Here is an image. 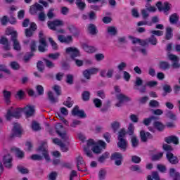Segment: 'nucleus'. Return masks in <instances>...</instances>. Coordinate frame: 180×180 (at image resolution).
Returning a JSON list of instances; mask_svg holds the SVG:
<instances>
[{
    "label": "nucleus",
    "mask_w": 180,
    "mask_h": 180,
    "mask_svg": "<svg viewBox=\"0 0 180 180\" xmlns=\"http://www.w3.org/2000/svg\"><path fill=\"white\" fill-rule=\"evenodd\" d=\"M87 30L89 33L92 36H96L98 33V28L94 23H90L88 25Z\"/></svg>",
    "instance_id": "b1692460"
},
{
    "label": "nucleus",
    "mask_w": 180,
    "mask_h": 180,
    "mask_svg": "<svg viewBox=\"0 0 180 180\" xmlns=\"http://www.w3.org/2000/svg\"><path fill=\"white\" fill-rule=\"evenodd\" d=\"M22 108H17L13 109V107H11L8 110L6 115V120L9 121L12 117H15V119H20L22 117Z\"/></svg>",
    "instance_id": "20e7f679"
},
{
    "label": "nucleus",
    "mask_w": 180,
    "mask_h": 180,
    "mask_svg": "<svg viewBox=\"0 0 180 180\" xmlns=\"http://www.w3.org/2000/svg\"><path fill=\"white\" fill-rule=\"evenodd\" d=\"M148 11V12H147ZM157 11V8H155V6H150L149 8H148L147 10L146 9H143L141 11V13L142 15V18L144 20H146V19H147V18H148V16H150V14L148 13V12H155Z\"/></svg>",
    "instance_id": "aec40b11"
},
{
    "label": "nucleus",
    "mask_w": 180,
    "mask_h": 180,
    "mask_svg": "<svg viewBox=\"0 0 180 180\" xmlns=\"http://www.w3.org/2000/svg\"><path fill=\"white\" fill-rule=\"evenodd\" d=\"M111 128L112 129L113 132L116 133L120 129V122L114 121L111 123Z\"/></svg>",
    "instance_id": "ea45409f"
},
{
    "label": "nucleus",
    "mask_w": 180,
    "mask_h": 180,
    "mask_svg": "<svg viewBox=\"0 0 180 180\" xmlns=\"http://www.w3.org/2000/svg\"><path fill=\"white\" fill-rule=\"evenodd\" d=\"M140 136L141 141H143V143H147L148 139L149 140H153L154 137L153 136V134H151L150 132H146V131H141Z\"/></svg>",
    "instance_id": "f3484780"
},
{
    "label": "nucleus",
    "mask_w": 180,
    "mask_h": 180,
    "mask_svg": "<svg viewBox=\"0 0 180 180\" xmlns=\"http://www.w3.org/2000/svg\"><path fill=\"white\" fill-rule=\"evenodd\" d=\"M68 30L70 32V34L73 36V37L78 38L79 37V34H81V31L75 27V25L72 24H70L68 25Z\"/></svg>",
    "instance_id": "ddd939ff"
},
{
    "label": "nucleus",
    "mask_w": 180,
    "mask_h": 180,
    "mask_svg": "<svg viewBox=\"0 0 180 180\" xmlns=\"http://www.w3.org/2000/svg\"><path fill=\"white\" fill-rule=\"evenodd\" d=\"M76 160H77V169L78 171H81L80 165H82V167H85V162L84 161V159L81 156L77 157Z\"/></svg>",
    "instance_id": "72a5a7b5"
},
{
    "label": "nucleus",
    "mask_w": 180,
    "mask_h": 180,
    "mask_svg": "<svg viewBox=\"0 0 180 180\" xmlns=\"http://www.w3.org/2000/svg\"><path fill=\"white\" fill-rule=\"evenodd\" d=\"M46 142H43L37 148V153L39 154H34L30 156V159L32 161H43V160H46V162H50L51 161V158H50V154L49 153V150L47 148H46Z\"/></svg>",
    "instance_id": "f257e3e1"
},
{
    "label": "nucleus",
    "mask_w": 180,
    "mask_h": 180,
    "mask_svg": "<svg viewBox=\"0 0 180 180\" xmlns=\"http://www.w3.org/2000/svg\"><path fill=\"white\" fill-rule=\"evenodd\" d=\"M22 110L26 117H32V116L34 115L35 110L33 105H27L22 108Z\"/></svg>",
    "instance_id": "dca6fc26"
},
{
    "label": "nucleus",
    "mask_w": 180,
    "mask_h": 180,
    "mask_svg": "<svg viewBox=\"0 0 180 180\" xmlns=\"http://www.w3.org/2000/svg\"><path fill=\"white\" fill-rule=\"evenodd\" d=\"M139 43L140 46L142 47H146V46H148V41L147 39H141L139 38H133L132 44H136Z\"/></svg>",
    "instance_id": "a878e982"
},
{
    "label": "nucleus",
    "mask_w": 180,
    "mask_h": 180,
    "mask_svg": "<svg viewBox=\"0 0 180 180\" xmlns=\"http://www.w3.org/2000/svg\"><path fill=\"white\" fill-rule=\"evenodd\" d=\"M91 97V93L88 91H84L82 94V98L84 102L89 101V98Z\"/></svg>",
    "instance_id": "09e8293b"
},
{
    "label": "nucleus",
    "mask_w": 180,
    "mask_h": 180,
    "mask_svg": "<svg viewBox=\"0 0 180 180\" xmlns=\"http://www.w3.org/2000/svg\"><path fill=\"white\" fill-rule=\"evenodd\" d=\"M146 40L148 41V44L150 43L152 46H157L158 41L155 35H151L150 37L146 39Z\"/></svg>",
    "instance_id": "a18cd8bd"
},
{
    "label": "nucleus",
    "mask_w": 180,
    "mask_h": 180,
    "mask_svg": "<svg viewBox=\"0 0 180 180\" xmlns=\"http://www.w3.org/2000/svg\"><path fill=\"white\" fill-rule=\"evenodd\" d=\"M47 25L51 30L56 32L57 34H64L65 33V30L63 29L57 30V27L64 26V21L61 20L56 19L53 21H48Z\"/></svg>",
    "instance_id": "7ed1b4c3"
},
{
    "label": "nucleus",
    "mask_w": 180,
    "mask_h": 180,
    "mask_svg": "<svg viewBox=\"0 0 180 180\" xmlns=\"http://www.w3.org/2000/svg\"><path fill=\"white\" fill-rule=\"evenodd\" d=\"M93 153H94V154H101V153H102V148H101V146H95L91 148Z\"/></svg>",
    "instance_id": "69168bd1"
},
{
    "label": "nucleus",
    "mask_w": 180,
    "mask_h": 180,
    "mask_svg": "<svg viewBox=\"0 0 180 180\" xmlns=\"http://www.w3.org/2000/svg\"><path fill=\"white\" fill-rule=\"evenodd\" d=\"M110 155V153L109 152H105L102 155H101L99 158H98V162H105V160L108 159V158L109 157Z\"/></svg>",
    "instance_id": "de8ad7c7"
},
{
    "label": "nucleus",
    "mask_w": 180,
    "mask_h": 180,
    "mask_svg": "<svg viewBox=\"0 0 180 180\" xmlns=\"http://www.w3.org/2000/svg\"><path fill=\"white\" fill-rule=\"evenodd\" d=\"M43 60L48 68H54L56 67V65L51 60L46 58H44Z\"/></svg>",
    "instance_id": "3c124183"
},
{
    "label": "nucleus",
    "mask_w": 180,
    "mask_h": 180,
    "mask_svg": "<svg viewBox=\"0 0 180 180\" xmlns=\"http://www.w3.org/2000/svg\"><path fill=\"white\" fill-rule=\"evenodd\" d=\"M82 47L86 53H95L96 51V49L92 46H89L87 44H83L82 45Z\"/></svg>",
    "instance_id": "c85d7f7f"
},
{
    "label": "nucleus",
    "mask_w": 180,
    "mask_h": 180,
    "mask_svg": "<svg viewBox=\"0 0 180 180\" xmlns=\"http://www.w3.org/2000/svg\"><path fill=\"white\" fill-rule=\"evenodd\" d=\"M2 94L5 103H6V105H11V96H12V92L8 90H4Z\"/></svg>",
    "instance_id": "5701e85b"
},
{
    "label": "nucleus",
    "mask_w": 180,
    "mask_h": 180,
    "mask_svg": "<svg viewBox=\"0 0 180 180\" xmlns=\"http://www.w3.org/2000/svg\"><path fill=\"white\" fill-rule=\"evenodd\" d=\"M22 131H23V130L22 129L20 124L18 122H14L11 137H20V136H22Z\"/></svg>",
    "instance_id": "9b49d317"
},
{
    "label": "nucleus",
    "mask_w": 180,
    "mask_h": 180,
    "mask_svg": "<svg viewBox=\"0 0 180 180\" xmlns=\"http://www.w3.org/2000/svg\"><path fill=\"white\" fill-rule=\"evenodd\" d=\"M12 155L11 154H7L3 156L2 162L6 168L11 169L12 168V161H13Z\"/></svg>",
    "instance_id": "f8f14e48"
},
{
    "label": "nucleus",
    "mask_w": 180,
    "mask_h": 180,
    "mask_svg": "<svg viewBox=\"0 0 180 180\" xmlns=\"http://www.w3.org/2000/svg\"><path fill=\"white\" fill-rule=\"evenodd\" d=\"M162 6V2L158 1L156 4V6L159 11V12H164L165 15H168V12L171 11V4L168 2H165Z\"/></svg>",
    "instance_id": "0eeeda50"
},
{
    "label": "nucleus",
    "mask_w": 180,
    "mask_h": 180,
    "mask_svg": "<svg viewBox=\"0 0 180 180\" xmlns=\"http://www.w3.org/2000/svg\"><path fill=\"white\" fill-rule=\"evenodd\" d=\"M11 151L15 153L16 157H18V158H20V160H22V158H25V152L22 151L18 148L13 147L11 148Z\"/></svg>",
    "instance_id": "bb28decb"
},
{
    "label": "nucleus",
    "mask_w": 180,
    "mask_h": 180,
    "mask_svg": "<svg viewBox=\"0 0 180 180\" xmlns=\"http://www.w3.org/2000/svg\"><path fill=\"white\" fill-rule=\"evenodd\" d=\"M0 44L4 46L3 50H5V51H9V50H11V44L9 43L8 38L1 37L0 39Z\"/></svg>",
    "instance_id": "a211bd4d"
},
{
    "label": "nucleus",
    "mask_w": 180,
    "mask_h": 180,
    "mask_svg": "<svg viewBox=\"0 0 180 180\" xmlns=\"http://www.w3.org/2000/svg\"><path fill=\"white\" fill-rule=\"evenodd\" d=\"M98 178L100 180H103L106 178V170L101 169L98 172Z\"/></svg>",
    "instance_id": "5fc2aeb1"
},
{
    "label": "nucleus",
    "mask_w": 180,
    "mask_h": 180,
    "mask_svg": "<svg viewBox=\"0 0 180 180\" xmlns=\"http://www.w3.org/2000/svg\"><path fill=\"white\" fill-rule=\"evenodd\" d=\"M65 82L68 85H72L74 84V75L72 74H68L66 75Z\"/></svg>",
    "instance_id": "79ce46f5"
},
{
    "label": "nucleus",
    "mask_w": 180,
    "mask_h": 180,
    "mask_svg": "<svg viewBox=\"0 0 180 180\" xmlns=\"http://www.w3.org/2000/svg\"><path fill=\"white\" fill-rule=\"evenodd\" d=\"M127 67V63L125 62H121L117 66V68L119 71L122 72L124 71V70Z\"/></svg>",
    "instance_id": "e2e57ef3"
},
{
    "label": "nucleus",
    "mask_w": 180,
    "mask_h": 180,
    "mask_svg": "<svg viewBox=\"0 0 180 180\" xmlns=\"http://www.w3.org/2000/svg\"><path fill=\"white\" fill-rule=\"evenodd\" d=\"M168 58L170 60V61H172V67L174 69H178L180 68V58L179 57L176 56V55L174 54H169L168 55Z\"/></svg>",
    "instance_id": "9d476101"
},
{
    "label": "nucleus",
    "mask_w": 180,
    "mask_h": 180,
    "mask_svg": "<svg viewBox=\"0 0 180 180\" xmlns=\"http://www.w3.org/2000/svg\"><path fill=\"white\" fill-rule=\"evenodd\" d=\"M165 141L167 144H171V143L175 146H178V144H179V139L176 136L174 135L165 138Z\"/></svg>",
    "instance_id": "6ab92c4d"
},
{
    "label": "nucleus",
    "mask_w": 180,
    "mask_h": 180,
    "mask_svg": "<svg viewBox=\"0 0 180 180\" xmlns=\"http://www.w3.org/2000/svg\"><path fill=\"white\" fill-rule=\"evenodd\" d=\"M143 85V79L141 77H136V80L134 82V89L139 91L141 94H146L147 92V86L150 88H154V86H157L158 85V82L157 81H150L148 82L146 85ZM139 86H141V88L139 89Z\"/></svg>",
    "instance_id": "f03ea898"
},
{
    "label": "nucleus",
    "mask_w": 180,
    "mask_h": 180,
    "mask_svg": "<svg viewBox=\"0 0 180 180\" xmlns=\"http://www.w3.org/2000/svg\"><path fill=\"white\" fill-rule=\"evenodd\" d=\"M89 16V20H96V13L95 11H90L87 13Z\"/></svg>",
    "instance_id": "052dcab7"
},
{
    "label": "nucleus",
    "mask_w": 180,
    "mask_h": 180,
    "mask_svg": "<svg viewBox=\"0 0 180 180\" xmlns=\"http://www.w3.org/2000/svg\"><path fill=\"white\" fill-rule=\"evenodd\" d=\"M151 176L152 180H160V174H158V172H152V175H149Z\"/></svg>",
    "instance_id": "774afa93"
},
{
    "label": "nucleus",
    "mask_w": 180,
    "mask_h": 180,
    "mask_svg": "<svg viewBox=\"0 0 180 180\" xmlns=\"http://www.w3.org/2000/svg\"><path fill=\"white\" fill-rule=\"evenodd\" d=\"M110 108V101H108L106 103L103 105V108L101 109V111L103 112V113H105V112H108Z\"/></svg>",
    "instance_id": "13d9d810"
},
{
    "label": "nucleus",
    "mask_w": 180,
    "mask_h": 180,
    "mask_svg": "<svg viewBox=\"0 0 180 180\" xmlns=\"http://www.w3.org/2000/svg\"><path fill=\"white\" fill-rule=\"evenodd\" d=\"M164 155V152H160L158 154L153 155L151 157V161H159L161 160Z\"/></svg>",
    "instance_id": "c03bdc74"
},
{
    "label": "nucleus",
    "mask_w": 180,
    "mask_h": 180,
    "mask_svg": "<svg viewBox=\"0 0 180 180\" xmlns=\"http://www.w3.org/2000/svg\"><path fill=\"white\" fill-rule=\"evenodd\" d=\"M39 45L38 46V51L39 53H46L47 51V41H46V39L43 38V32H39Z\"/></svg>",
    "instance_id": "39448f33"
},
{
    "label": "nucleus",
    "mask_w": 180,
    "mask_h": 180,
    "mask_svg": "<svg viewBox=\"0 0 180 180\" xmlns=\"http://www.w3.org/2000/svg\"><path fill=\"white\" fill-rule=\"evenodd\" d=\"M110 160L115 161L117 167L122 165V161H123V155L119 152H115L111 155Z\"/></svg>",
    "instance_id": "1a4fd4ad"
},
{
    "label": "nucleus",
    "mask_w": 180,
    "mask_h": 180,
    "mask_svg": "<svg viewBox=\"0 0 180 180\" xmlns=\"http://www.w3.org/2000/svg\"><path fill=\"white\" fill-rule=\"evenodd\" d=\"M155 120H158V117L154 115L150 116L148 118H145L143 120V124H145V126H150V123H151V122H155Z\"/></svg>",
    "instance_id": "473e14b6"
},
{
    "label": "nucleus",
    "mask_w": 180,
    "mask_h": 180,
    "mask_svg": "<svg viewBox=\"0 0 180 180\" xmlns=\"http://www.w3.org/2000/svg\"><path fill=\"white\" fill-rule=\"evenodd\" d=\"M65 53L70 56L72 60H75L76 57H81V53L79 52V50L75 46L66 48Z\"/></svg>",
    "instance_id": "423d86ee"
},
{
    "label": "nucleus",
    "mask_w": 180,
    "mask_h": 180,
    "mask_svg": "<svg viewBox=\"0 0 180 180\" xmlns=\"http://www.w3.org/2000/svg\"><path fill=\"white\" fill-rule=\"evenodd\" d=\"M72 116H78L81 117V119H84L86 117V114H85V111L84 110H79V107L78 105H75V107L72 110Z\"/></svg>",
    "instance_id": "4468645a"
},
{
    "label": "nucleus",
    "mask_w": 180,
    "mask_h": 180,
    "mask_svg": "<svg viewBox=\"0 0 180 180\" xmlns=\"http://www.w3.org/2000/svg\"><path fill=\"white\" fill-rule=\"evenodd\" d=\"M166 158L172 165H176V164H179V159H178V157L174 155V153H167Z\"/></svg>",
    "instance_id": "2eb2a0df"
},
{
    "label": "nucleus",
    "mask_w": 180,
    "mask_h": 180,
    "mask_svg": "<svg viewBox=\"0 0 180 180\" xmlns=\"http://www.w3.org/2000/svg\"><path fill=\"white\" fill-rule=\"evenodd\" d=\"M150 108H160V102L156 100H151L149 102Z\"/></svg>",
    "instance_id": "4d7b16f0"
},
{
    "label": "nucleus",
    "mask_w": 180,
    "mask_h": 180,
    "mask_svg": "<svg viewBox=\"0 0 180 180\" xmlns=\"http://www.w3.org/2000/svg\"><path fill=\"white\" fill-rule=\"evenodd\" d=\"M165 39L166 40H171L172 39V28L171 27L166 28Z\"/></svg>",
    "instance_id": "37998d69"
},
{
    "label": "nucleus",
    "mask_w": 180,
    "mask_h": 180,
    "mask_svg": "<svg viewBox=\"0 0 180 180\" xmlns=\"http://www.w3.org/2000/svg\"><path fill=\"white\" fill-rule=\"evenodd\" d=\"M107 33L110 34V36H117V28L115 26H109L107 28Z\"/></svg>",
    "instance_id": "7c9ffc66"
},
{
    "label": "nucleus",
    "mask_w": 180,
    "mask_h": 180,
    "mask_svg": "<svg viewBox=\"0 0 180 180\" xmlns=\"http://www.w3.org/2000/svg\"><path fill=\"white\" fill-rule=\"evenodd\" d=\"M32 130H34V131H39V130H41V128L40 127V124H39L36 121L32 122Z\"/></svg>",
    "instance_id": "603ef678"
},
{
    "label": "nucleus",
    "mask_w": 180,
    "mask_h": 180,
    "mask_svg": "<svg viewBox=\"0 0 180 180\" xmlns=\"http://www.w3.org/2000/svg\"><path fill=\"white\" fill-rule=\"evenodd\" d=\"M6 36H11V39H13V36L18 37V32L16 31H12L10 29L6 30Z\"/></svg>",
    "instance_id": "6e6d98bb"
},
{
    "label": "nucleus",
    "mask_w": 180,
    "mask_h": 180,
    "mask_svg": "<svg viewBox=\"0 0 180 180\" xmlns=\"http://www.w3.org/2000/svg\"><path fill=\"white\" fill-rule=\"evenodd\" d=\"M60 53L56 52L55 53H49L48 55L49 58H51V60H58V58H60Z\"/></svg>",
    "instance_id": "680f3d73"
},
{
    "label": "nucleus",
    "mask_w": 180,
    "mask_h": 180,
    "mask_svg": "<svg viewBox=\"0 0 180 180\" xmlns=\"http://www.w3.org/2000/svg\"><path fill=\"white\" fill-rule=\"evenodd\" d=\"M96 108H102V101L99 98H94L93 101Z\"/></svg>",
    "instance_id": "338daca9"
},
{
    "label": "nucleus",
    "mask_w": 180,
    "mask_h": 180,
    "mask_svg": "<svg viewBox=\"0 0 180 180\" xmlns=\"http://www.w3.org/2000/svg\"><path fill=\"white\" fill-rule=\"evenodd\" d=\"M9 65L14 71H19V70H20V65L16 61L11 62Z\"/></svg>",
    "instance_id": "a19ab883"
},
{
    "label": "nucleus",
    "mask_w": 180,
    "mask_h": 180,
    "mask_svg": "<svg viewBox=\"0 0 180 180\" xmlns=\"http://www.w3.org/2000/svg\"><path fill=\"white\" fill-rule=\"evenodd\" d=\"M117 148L122 151L124 152L127 150L128 143L126 139H118V142L117 143Z\"/></svg>",
    "instance_id": "412c9836"
},
{
    "label": "nucleus",
    "mask_w": 180,
    "mask_h": 180,
    "mask_svg": "<svg viewBox=\"0 0 180 180\" xmlns=\"http://www.w3.org/2000/svg\"><path fill=\"white\" fill-rule=\"evenodd\" d=\"M179 20V16L176 13H174L169 17V22L171 25H176Z\"/></svg>",
    "instance_id": "f704fd0d"
},
{
    "label": "nucleus",
    "mask_w": 180,
    "mask_h": 180,
    "mask_svg": "<svg viewBox=\"0 0 180 180\" xmlns=\"http://www.w3.org/2000/svg\"><path fill=\"white\" fill-rule=\"evenodd\" d=\"M11 41H13V46L14 50L16 51H20L22 49V47L20 46V44L19 43V41L18 40V37L16 35H13V38H11Z\"/></svg>",
    "instance_id": "4be33fe9"
},
{
    "label": "nucleus",
    "mask_w": 180,
    "mask_h": 180,
    "mask_svg": "<svg viewBox=\"0 0 180 180\" xmlns=\"http://www.w3.org/2000/svg\"><path fill=\"white\" fill-rule=\"evenodd\" d=\"M126 134H127L126 129H121L120 131H118L117 140H126L124 139V137H126Z\"/></svg>",
    "instance_id": "c9c22d12"
},
{
    "label": "nucleus",
    "mask_w": 180,
    "mask_h": 180,
    "mask_svg": "<svg viewBox=\"0 0 180 180\" xmlns=\"http://www.w3.org/2000/svg\"><path fill=\"white\" fill-rule=\"evenodd\" d=\"M131 144L132 148H137V146L140 144V141L137 138V136L134 135L131 136Z\"/></svg>",
    "instance_id": "c756f323"
},
{
    "label": "nucleus",
    "mask_w": 180,
    "mask_h": 180,
    "mask_svg": "<svg viewBox=\"0 0 180 180\" xmlns=\"http://www.w3.org/2000/svg\"><path fill=\"white\" fill-rule=\"evenodd\" d=\"M166 117L171 119L172 120H176V115L172 112V111H167L165 114Z\"/></svg>",
    "instance_id": "bf43d9fd"
},
{
    "label": "nucleus",
    "mask_w": 180,
    "mask_h": 180,
    "mask_svg": "<svg viewBox=\"0 0 180 180\" xmlns=\"http://www.w3.org/2000/svg\"><path fill=\"white\" fill-rule=\"evenodd\" d=\"M169 63L167 61H160L159 63V68H160V70H164L165 71L166 70H169Z\"/></svg>",
    "instance_id": "e433bc0d"
},
{
    "label": "nucleus",
    "mask_w": 180,
    "mask_h": 180,
    "mask_svg": "<svg viewBox=\"0 0 180 180\" xmlns=\"http://www.w3.org/2000/svg\"><path fill=\"white\" fill-rule=\"evenodd\" d=\"M75 4L80 11H84L86 7V4L82 0H76Z\"/></svg>",
    "instance_id": "4c0bfd02"
},
{
    "label": "nucleus",
    "mask_w": 180,
    "mask_h": 180,
    "mask_svg": "<svg viewBox=\"0 0 180 180\" xmlns=\"http://www.w3.org/2000/svg\"><path fill=\"white\" fill-rule=\"evenodd\" d=\"M47 100L50 102L51 105H55L58 102V98L54 96L53 91H48L47 93Z\"/></svg>",
    "instance_id": "393cba45"
},
{
    "label": "nucleus",
    "mask_w": 180,
    "mask_h": 180,
    "mask_svg": "<svg viewBox=\"0 0 180 180\" xmlns=\"http://www.w3.org/2000/svg\"><path fill=\"white\" fill-rule=\"evenodd\" d=\"M116 98H117V101H119L115 104V106L117 108H120V107L123 106V103H124V102H130V101H131V98H130V97H129L123 94H117Z\"/></svg>",
    "instance_id": "6e6552de"
},
{
    "label": "nucleus",
    "mask_w": 180,
    "mask_h": 180,
    "mask_svg": "<svg viewBox=\"0 0 180 180\" xmlns=\"http://www.w3.org/2000/svg\"><path fill=\"white\" fill-rule=\"evenodd\" d=\"M131 171L137 172L139 174H143V170L141 167L137 165H134L130 167Z\"/></svg>",
    "instance_id": "864d4df0"
},
{
    "label": "nucleus",
    "mask_w": 180,
    "mask_h": 180,
    "mask_svg": "<svg viewBox=\"0 0 180 180\" xmlns=\"http://www.w3.org/2000/svg\"><path fill=\"white\" fill-rule=\"evenodd\" d=\"M169 174L171 178H173V180H180V173L176 172L175 169L170 168L169 170Z\"/></svg>",
    "instance_id": "cd10ccee"
},
{
    "label": "nucleus",
    "mask_w": 180,
    "mask_h": 180,
    "mask_svg": "<svg viewBox=\"0 0 180 180\" xmlns=\"http://www.w3.org/2000/svg\"><path fill=\"white\" fill-rule=\"evenodd\" d=\"M127 134L131 136H134V125L133 124H129L127 131Z\"/></svg>",
    "instance_id": "49530a36"
},
{
    "label": "nucleus",
    "mask_w": 180,
    "mask_h": 180,
    "mask_svg": "<svg viewBox=\"0 0 180 180\" xmlns=\"http://www.w3.org/2000/svg\"><path fill=\"white\" fill-rule=\"evenodd\" d=\"M37 68L39 72H44V63H43V61L39 60L37 62Z\"/></svg>",
    "instance_id": "8fccbe9b"
},
{
    "label": "nucleus",
    "mask_w": 180,
    "mask_h": 180,
    "mask_svg": "<svg viewBox=\"0 0 180 180\" xmlns=\"http://www.w3.org/2000/svg\"><path fill=\"white\" fill-rule=\"evenodd\" d=\"M63 105L64 106H66L67 108H72L74 105V101H72V98L71 97H68L66 101L63 103Z\"/></svg>",
    "instance_id": "58836bf2"
},
{
    "label": "nucleus",
    "mask_w": 180,
    "mask_h": 180,
    "mask_svg": "<svg viewBox=\"0 0 180 180\" xmlns=\"http://www.w3.org/2000/svg\"><path fill=\"white\" fill-rule=\"evenodd\" d=\"M153 126L158 131H163L164 129H165V126L161 123V122L155 120L153 122Z\"/></svg>",
    "instance_id": "2f4dec72"
},
{
    "label": "nucleus",
    "mask_w": 180,
    "mask_h": 180,
    "mask_svg": "<svg viewBox=\"0 0 180 180\" xmlns=\"http://www.w3.org/2000/svg\"><path fill=\"white\" fill-rule=\"evenodd\" d=\"M162 148L164 151H166L167 153H171V151L174 150V149L172 148V146L165 143L162 145Z\"/></svg>",
    "instance_id": "0e129e2a"
}]
</instances>
